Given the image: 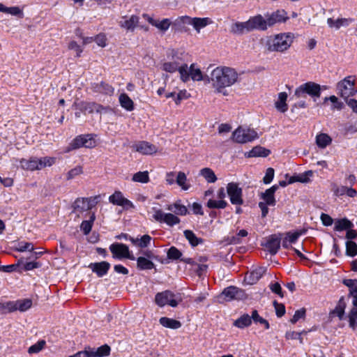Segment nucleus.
I'll return each mask as SVG.
<instances>
[{
	"instance_id": "2eb2a0df",
	"label": "nucleus",
	"mask_w": 357,
	"mask_h": 357,
	"mask_svg": "<svg viewBox=\"0 0 357 357\" xmlns=\"http://www.w3.org/2000/svg\"><path fill=\"white\" fill-rule=\"evenodd\" d=\"M98 197V196H95L89 198H78L75 202V208L80 210V211L91 210L97 204V202L91 203V200L95 201Z\"/></svg>"
},
{
	"instance_id": "39448f33",
	"label": "nucleus",
	"mask_w": 357,
	"mask_h": 357,
	"mask_svg": "<svg viewBox=\"0 0 357 357\" xmlns=\"http://www.w3.org/2000/svg\"><path fill=\"white\" fill-rule=\"evenodd\" d=\"M257 137L255 130L250 128L238 127L232 133L231 139L234 142L239 144H244L252 142Z\"/></svg>"
},
{
	"instance_id": "69168bd1",
	"label": "nucleus",
	"mask_w": 357,
	"mask_h": 357,
	"mask_svg": "<svg viewBox=\"0 0 357 357\" xmlns=\"http://www.w3.org/2000/svg\"><path fill=\"white\" fill-rule=\"evenodd\" d=\"M305 308H302L301 310H298L295 312V314L293 316V317L291 319L290 321L291 323L292 324H296L299 319H303L305 318Z\"/></svg>"
},
{
	"instance_id": "774afa93",
	"label": "nucleus",
	"mask_w": 357,
	"mask_h": 357,
	"mask_svg": "<svg viewBox=\"0 0 357 357\" xmlns=\"http://www.w3.org/2000/svg\"><path fill=\"white\" fill-rule=\"evenodd\" d=\"M82 167L81 166H77L75 168L70 169L67 174V179L70 180L73 179L76 176H78L82 174Z\"/></svg>"
},
{
	"instance_id": "a19ab883",
	"label": "nucleus",
	"mask_w": 357,
	"mask_h": 357,
	"mask_svg": "<svg viewBox=\"0 0 357 357\" xmlns=\"http://www.w3.org/2000/svg\"><path fill=\"white\" fill-rule=\"evenodd\" d=\"M271 153L270 150L262 146H257L254 147L249 152V157H266Z\"/></svg>"
},
{
	"instance_id": "e2e57ef3",
	"label": "nucleus",
	"mask_w": 357,
	"mask_h": 357,
	"mask_svg": "<svg viewBox=\"0 0 357 357\" xmlns=\"http://www.w3.org/2000/svg\"><path fill=\"white\" fill-rule=\"evenodd\" d=\"M190 75L193 80L199 81L203 79L202 71L198 68L195 69L193 65L190 68Z\"/></svg>"
},
{
	"instance_id": "052dcab7",
	"label": "nucleus",
	"mask_w": 357,
	"mask_h": 357,
	"mask_svg": "<svg viewBox=\"0 0 357 357\" xmlns=\"http://www.w3.org/2000/svg\"><path fill=\"white\" fill-rule=\"evenodd\" d=\"M190 97V94L187 92L186 90L180 91L174 98V102L176 105L181 104L183 100L188 99Z\"/></svg>"
},
{
	"instance_id": "37998d69",
	"label": "nucleus",
	"mask_w": 357,
	"mask_h": 357,
	"mask_svg": "<svg viewBox=\"0 0 357 357\" xmlns=\"http://www.w3.org/2000/svg\"><path fill=\"white\" fill-rule=\"evenodd\" d=\"M96 219L95 213H93L90 215L89 220L82 221L80 228L84 234H88L92 229L93 222Z\"/></svg>"
},
{
	"instance_id": "79ce46f5",
	"label": "nucleus",
	"mask_w": 357,
	"mask_h": 357,
	"mask_svg": "<svg viewBox=\"0 0 357 357\" xmlns=\"http://www.w3.org/2000/svg\"><path fill=\"white\" fill-rule=\"evenodd\" d=\"M187 181L185 174L183 172H178L176 178V183L183 190H188L190 187V185L187 182Z\"/></svg>"
},
{
	"instance_id": "e433bc0d",
	"label": "nucleus",
	"mask_w": 357,
	"mask_h": 357,
	"mask_svg": "<svg viewBox=\"0 0 357 357\" xmlns=\"http://www.w3.org/2000/svg\"><path fill=\"white\" fill-rule=\"evenodd\" d=\"M287 94L285 92L279 93L278 100L275 102L276 108L281 112H285L288 109V105L286 103Z\"/></svg>"
},
{
	"instance_id": "de8ad7c7",
	"label": "nucleus",
	"mask_w": 357,
	"mask_h": 357,
	"mask_svg": "<svg viewBox=\"0 0 357 357\" xmlns=\"http://www.w3.org/2000/svg\"><path fill=\"white\" fill-rule=\"evenodd\" d=\"M132 181L134 182L147 183L150 181L149 172L147 171L138 172L132 176Z\"/></svg>"
},
{
	"instance_id": "c03bdc74",
	"label": "nucleus",
	"mask_w": 357,
	"mask_h": 357,
	"mask_svg": "<svg viewBox=\"0 0 357 357\" xmlns=\"http://www.w3.org/2000/svg\"><path fill=\"white\" fill-rule=\"evenodd\" d=\"M167 209L174 211L176 215H185L188 213L186 206L181 204L179 202H175L174 204L169 205Z\"/></svg>"
},
{
	"instance_id": "c9c22d12",
	"label": "nucleus",
	"mask_w": 357,
	"mask_h": 357,
	"mask_svg": "<svg viewBox=\"0 0 357 357\" xmlns=\"http://www.w3.org/2000/svg\"><path fill=\"white\" fill-rule=\"evenodd\" d=\"M183 234L186 239L188 241L189 243L192 247H196L199 244H201L204 242V240L202 238L197 237L195 233L191 230H185Z\"/></svg>"
},
{
	"instance_id": "cd10ccee",
	"label": "nucleus",
	"mask_w": 357,
	"mask_h": 357,
	"mask_svg": "<svg viewBox=\"0 0 357 357\" xmlns=\"http://www.w3.org/2000/svg\"><path fill=\"white\" fill-rule=\"evenodd\" d=\"M190 25H192L195 29L199 32L200 29L206 26L208 24L212 23V21L208 17H191Z\"/></svg>"
},
{
	"instance_id": "9b49d317",
	"label": "nucleus",
	"mask_w": 357,
	"mask_h": 357,
	"mask_svg": "<svg viewBox=\"0 0 357 357\" xmlns=\"http://www.w3.org/2000/svg\"><path fill=\"white\" fill-rule=\"evenodd\" d=\"M267 17H263L261 15L258 14L257 15H255L253 17H250L249 20L247 21L248 24V27L250 32L254 30H258V31H266L268 29V27L269 26L268 25V23L266 22Z\"/></svg>"
},
{
	"instance_id": "09e8293b",
	"label": "nucleus",
	"mask_w": 357,
	"mask_h": 357,
	"mask_svg": "<svg viewBox=\"0 0 357 357\" xmlns=\"http://www.w3.org/2000/svg\"><path fill=\"white\" fill-rule=\"evenodd\" d=\"M16 311L14 301L0 303V314H6Z\"/></svg>"
},
{
	"instance_id": "0e129e2a",
	"label": "nucleus",
	"mask_w": 357,
	"mask_h": 357,
	"mask_svg": "<svg viewBox=\"0 0 357 357\" xmlns=\"http://www.w3.org/2000/svg\"><path fill=\"white\" fill-rule=\"evenodd\" d=\"M307 332L305 331H303L301 333L295 332V331H290L287 332L286 333V338L287 339H291V340H299L300 342H303V337H301L302 334H306Z\"/></svg>"
},
{
	"instance_id": "864d4df0",
	"label": "nucleus",
	"mask_w": 357,
	"mask_h": 357,
	"mask_svg": "<svg viewBox=\"0 0 357 357\" xmlns=\"http://www.w3.org/2000/svg\"><path fill=\"white\" fill-rule=\"evenodd\" d=\"M349 326L354 329L357 326V307L354 306L349 314Z\"/></svg>"
},
{
	"instance_id": "5fc2aeb1",
	"label": "nucleus",
	"mask_w": 357,
	"mask_h": 357,
	"mask_svg": "<svg viewBox=\"0 0 357 357\" xmlns=\"http://www.w3.org/2000/svg\"><path fill=\"white\" fill-rule=\"evenodd\" d=\"M46 342L45 340H42L36 342V344L31 345L29 349L28 352L29 354H36L40 351L45 347Z\"/></svg>"
},
{
	"instance_id": "58836bf2",
	"label": "nucleus",
	"mask_w": 357,
	"mask_h": 357,
	"mask_svg": "<svg viewBox=\"0 0 357 357\" xmlns=\"http://www.w3.org/2000/svg\"><path fill=\"white\" fill-rule=\"evenodd\" d=\"M14 304L16 307V310L25 312L32 306V301L29 298L20 299L14 301Z\"/></svg>"
},
{
	"instance_id": "3c124183",
	"label": "nucleus",
	"mask_w": 357,
	"mask_h": 357,
	"mask_svg": "<svg viewBox=\"0 0 357 357\" xmlns=\"http://www.w3.org/2000/svg\"><path fill=\"white\" fill-rule=\"evenodd\" d=\"M346 254L350 257H355L357 255V244L354 241L346 242Z\"/></svg>"
},
{
	"instance_id": "f3484780",
	"label": "nucleus",
	"mask_w": 357,
	"mask_h": 357,
	"mask_svg": "<svg viewBox=\"0 0 357 357\" xmlns=\"http://www.w3.org/2000/svg\"><path fill=\"white\" fill-rule=\"evenodd\" d=\"M280 234L271 235L265 244V247L271 255H275L280 248Z\"/></svg>"
},
{
	"instance_id": "aec40b11",
	"label": "nucleus",
	"mask_w": 357,
	"mask_h": 357,
	"mask_svg": "<svg viewBox=\"0 0 357 357\" xmlns=\"http://www.w3.org/2000/svg\"><path fill=\"white\" fill-rule=\"evenodd\" d=\"M91 89L95 93H99L106 96H112L114 92V87L105 82L92 84Z\"/></svg>"
},
{
	"instance_id": "6e6d98bb",
	"label": "nucleus",
	"mask_w": 357,
	"mask_h": 357,
	"mask_svg": "<svg viewBox=\"0 0 357 357\" xmlns=\"http://www.w3.org/2000/svg\"><path fill=\"white\" fill-rule=\"evenodd\" d=\"M164 222L172 227L178 224L180 222V219L172 213H166Z\"/></svg>"
},
{
	"instance_id": "ddd939ff",
	"label": "nucleus",
	"mask_w": 357,
	"mask_h": 357,
	"mask_svg": "<svg viewBox=\"0 0 357 357\" xmlns=\"http://www.w3.org/2000/svg\"><path fill=\"white\" fill-rule=\"evenodd\" d=\"M142 17L152 26L156 27L162 32H165L168 30L170 26H172V22L169 19L165 18L160 20L159 19H154L149 15L144 13Z\"/></svg>"
},
{
	"instance_id": "680f3d73",
	"label": "nucleus",
	"mask_w": 357,
	"mask_h": 357,
	"mask_svg": "<svg viewBox=\"0 0 357 357\" xmlns=\"http://www.w3.org/2000/svg\"><path fill=\"white\" fill-rule=\"evenodd\" d=\"M6 13H9L12 15L17 16L19 18L24 17L23 11L17 6L7 7Z\"/></svg>"
},
{
	"instance_id": "7c9ffc66",
	"label": "nucleus",
	"mask_w": 357,
	"mask_h": 357,
	"mask_svg": "<svg viewBox=\"0 0 357 357\" xmlns=\"http://www.w3.org/2000/svg\"><path fill=\"white\" fill-rule=\"evenodd\" d=\"M129 240L131 241L132 245L140 248H145L150 244L151 237L148 234H145L142 236L140 238H134L132 237H130Z\"/></svg>"
},
{
	"instance_id": "5701e85b",
	"label": "nucleus",
	"mask_w": 357,
	"mask_h": 357,
	"mask_svg": "<svg viewBox=\"0 0 357 357\" xmlns=\"http://www.w3.org/2000/svg\"><path fill=\"white\" fill-rule=\"evenodd\" d=\"M278 189V185H274L270 188L266 190L264 192H261L260 198L264 200V203L268 204V206H275L276 200L275 198V193Z\"/></svg>"
},
{
	"instance_id": "20e7f679",
	"label": "nucleus",
	"mask_w": 357,
	"mask_h": 357,
	"mask_svg": "<svg viewBox=\"0 0 357 357\" xmlns=\"http://www.w3.org/2000/svg\"><path fill=\"white\" fill-rule=\"evenodd\" d=\"M337 89L340 96L344 99L354 96L357 93L355 89V77L351 75L346 77L337 83Z\"/></svg>"
},
{
	"instance_id": "393cba45",
	"label": "nucleus",
	"mask_w": 357,
	"mask_h": 357,
	"mask_svg": "<svg viewBox=\"0 0 357 357\" xmlns=\"http://www.w3.org/2000/svg\"><path fill=\"white\" fill-rule=\"evenodd\" d=\"M139 22V17L137 15H132L130 17H123L122 20L120 21L121 27L127 29L128 31H134Z\"/></svg>"
},
{
	"instance_id": "9d476101",
	"label": "nucleus",
	"mask_w": 357,
	"mask_h": 357,
	"mask_svg": "<svg viewBox=\"0 0 357 357\" xmlns=\"http://www.w3.org/2000/svg\"><path fill=\"white\" fill-rule=\"evenodd\" d=\"M109 250L112 256L116 259L126 258L130 260H135V257L130 253L129 248L123 243H114L109 246Z\"/></svg>"
},
{
	"instance_id": "ea45409f",
	"label": "nucleus",
	"mask_w": 357,
	"mask_h": 357,
	"mask_svg": "<svg viewBox=\"0 0 357 357\" xmlns=\"http://www.w3.org/2000/svg\"><path fill=\"white\" fill-rule=\"evenodd\" d=\"M91 357H103L108 356L110 353V347L107 345H102L98 348L96 351L89 349Z\"/></svg>"
},
{
	"instance_id": "a18cd8bd",
	"label": "nucleus",
	"mask_w": 357,
	"mask_h": 357,
	"mask_svg": "<svg viewBox=\"0 0 357 357\" xmlns=\"http://www.w3.org/2000/svg\"><path fill=\"white\" fill-rule=\"evenodd\" d=\"M200 174L207 181L208 183H215L217 181V177L214 172L208 167H205L201 169Z\"/></svg>"
},
{
	"instance_id": "4be33fe9",
	"label": "nucleus",
	"mask_w": 357,
	"mask_h": 357,
	"mask_svg": "<svg viewBox=\"0 0 357 357\" xmlns=\"http://www.w3.org/2000/svg\"><path fill=\"white\" fill-rule=\"evenodd\" d=\"M342 284L348 287L349 296L353 298V305L357 307V280L344 279Z\"/></svg>"
},
{
	"instance_id": "bb28decb",
	"label": "nucleus",
	"mask_w": 357,
	"mask_h": 357,
	"mask_svg": "<svg viewBox=\"0 0 357 357\" xmlns=\"http://www.w3.org/2000/svg\"><path fill=\"white\" fill-rule=\"evenodd\" d=\"M345 308H346V302H345L344 296H342L340 298L335 308L331 312L330 315L331 317L337 316L339 317V319L340 320H342L343 319V317L344 314Z\"/></svg>"
},
{
	"instance_id": "2f4dec72",
	"label": "nucleus",
	"mask_w": 357,
	"mask_h": 357,
	"mask_svg": "<svg viewBox=\"0 0 357 357\" xmlns=\"http://www.w3.org/2000/svg\"><path fill=\"white\" fill-rule=\"evenodd\" d=\"M231 32L238 35L243 34L245 32H250L248 22L234 23L231 26Z\"/></svg>"
},
{
	"instance_id": "f704fd0d",
	"label": "nucleus",
	"mask_w": 357,
	"mask_h": 357,
	"mask_svg": "<svg viewBox=\"0 0 357 357\" xmlns=\"http://www.w3.org/2000/svg\"><path fill=\"white\" fill-rule=\"evenodd\" d=\"M155 267V264L144 257H139L137 259V268L139 270H151Z\"/></svg>"
},
{
	"instance_id": "4d7b16f0",
	"label": "nucleus",
	"mask_w": 357,
	"mask_h": 357,
	"mask_svg": "<svg viewBox=\"0 0 357 357\" xmlns=\"http://www.w3.org/2000/svg\"><path fill=\"white\" fill-rule=\"evenodd\" d=\"M179 64L177 62H165L162 64V69L167 73H174L177 71Z\"/></svg>"
},
{
	"instance_id": "6ab92c4d",
	"label": "nucleus",
	"mask_w": 357,
	"mask_h": 357,
	"mask_svg": "<svg viewBox=\"0 0 357 357\" xmlns=\"http://www.w3.org/2000/svg\"><path fill=\"white\" fill-rule=\"evenodd\" d=\"M191 17L185 15L176 18L172 22V27L174 31L185 32L188 31V25H190Z\"/></svg>"
},
{
	"instance_id": "4468645a",
	"label": "nucleus",
	"mask_w": 357,
	"mask_h": 357,
	"mask_svg": "<svg viewBox=\"0 0 357 357\" xmlns=\"http://www.w3.org/2000/svg\"><path fill=\"white\" fill-rule=\"evenodd\" d=\"M266 17L269 27L273 26L276 23L284 22L289 19L284 10H278L271 14L267 13Z\"/></svg>"
},
{
	"instance_id": "8fccbe9b",
	"label": "nucleus",
	"mask_w": 357,
	"mask_h": 357,
	"mask_svg": "<svg viewBox=\"0 0 357 357\" xmlns=\"http://www.w3.org/2000/svg\"><path fill=\"white\" fill-rule=\"evenodd\" d=\"M252 320H253L255 323H259L264 325L266 329H268L270 328L268 321L260 317L257 310H254L252 312Z\"/></svg>"
},
{
	"instance_id": "a878e982",
	"label": "nucleus",
	"mask_w": 357,
	"mask_h": 357,
	"mask_svg": "<svg viewBox=\"0 0 357 357\" xmlns=\"http://www.w3.org/2000/svg\"><path fill=\"white\" fill-rule=\"evenodd\" d=\"M352 22L353 19L351 18H338L337 20L328 18L327 20L328 26L331 28L335 27L336 29H339L341 26H347Z\"/></svg>"
},
{
	"instance_id": "7ed1b4c3",
	"label": "nucleus",
	"mask_w": 357,
	"mask_h": 357,
	"mask_svg": "<svg viewBox=\"0 0 357 357\" xmlns=\"http://www.w3.org/2000/svg\"><path fill=\"white\" fill-rule=\"evenodd\" d=\"M321 86L314 82H307L300 85L295 90L294 96L296 98H305L307 95L312 98H318L321 96Z\"/></svg>"
},
{
	"instance_id": "412c9836",
	"label": "nucleus",
	"mask_w": 357,
	"mask_h": 357,
	"mask_svg": "<svg viewBox=\"0 0 357 357\" xmlns=\"http://www.w3.org/2000/svg\"><path fill=\"white\" fill-rule=\"evenodd\" d=\"M89 267L93 273H96L98 277H102L105 275L109 270L110 264L103 261L101 262L91 263Z\"/></svg>"
},
{
	"instance_id": "49530a36",
	"label": "nucleus",
	"mask_w": 357,
	"mask_h": 357,
	"mask_svg": "<svg viewBox=\"0 0 357 357\" xmlns=\"http://www.w3.org/2000/svg\"><path fill=\"white\" fill-rule=\"evenodd\" d=\"M227 205L228 203L225 200H215L212 199H210L206 203V206L211 209H223L225 208Z\"/></svg>"
},
{
	"instance_id": "c85d7f7f",
	"label": "nucleus",
	"mask_w": 357,
	"mask_h": 357,
	"mask_svg": "<svg viewBox=\"0 0 357 357\" xmlns=\"http://www.w3.org/2000/svg\"><path fill=\"white\" fill-rule=\"evenodd\" d=\"M354 227V224L347 218L337 219L335 221L334 230L341 231L343 230L350 229Z\"/></svg>"
},
{
	"instance_id": "4c0bfd02",
	"label": "nucleus",
	"mask_w": 357,
	"mask_h": 357,
	"mask_svg": "<svg viewBox=\"0 0 357 357\" xmlns=\"http://www.w3.org/2000/svg\"><path fill=\"white\" fill-rule=\"evenodd\" d=\"M331 137L325 133L319 134L316 137V144L319 148L321 149L326 148L331 143Z\"/></svg>"
},
{
	"instance_id": "72a5a7b5",
	"label": "nucleus",
	"mask_w": 357,
	"mask_h": 357,
	"mask_svg": "<svg viewBox=\"0 0 357 357\" xmlns=\"http://www.w3.org/2000/svg\"><path fill=\"white\" fill-rule=\"evenodd\" d=\"M121 106L127 111H132L135 109L134 102L128 94L123 93L119 98Z\"/></svg>"
},
{
	"instance_id": "c756f323",
	"label": "nucleus",
	"mask_w": 357,
	"mask_h": 357,
	"mask_svg": "<svg viewBox=\"0 0 357 357\" xmlns=\"http://www.w3.org/2000/svg\"><path fill=\"white\" fill-rule=\"evenodd\" d=\"M252 324V315L243 314L238 319L235 320L233 325L238 328H244Z\"/></svg>"
},
{
	"instance_id": "b1692460",
	"label": "nucleus",
	"mask_w": 357,
	"mask_h": 357,
	"mask_svg": "<svg viewBox=\"0 0 357 357\" xmlns=\"http://www.w3.org/2000/svg\"><path fill=\"white\" fill-rule=\"evenodd\" d=\"M20 167L27 171L40 170L39 159L36 157H31L29 160L22 158L20 160Z\"/></svg>"
},
{
	"instance_id": "f03ea898",
	"label": "nucleus",
	"mask_w": 357,
	"mask_h": 357,
	"mask_svg": "<svg viewBox=\"0 0 357 357\" xmlns=\"http://www.w3.org/2000/svg\"><path fill=\"white\" fill-rule=\"evenodd\" d=\"M292 33H281L271 36L266 41V48L269 52H284L289 49L294 40Z\"/></svg>"
},
{
	"instance_id": "338daca9",
	"label": "nucleus",
	"mask_w": 357,
	"mask_h": 357,
	"mask_svg": "<svg viewBox=\"0 0 357 357\" xmlns=\"http://www.w3.org/2000/svg\"><path fill=\"white\" fill-rule=\"evenodd\" d=\"M273 305L276 315L278 317H282L285 314V306L282 303H278L276 301H273Z\"/></svg>"
},
{
	"instance_id": "dca6fc26",
	"label": "nucleus",
	"mask_w": 357,
	"mask_h": 357,
	"mask_svg": "<svg viewBox=\"0 0 357 357\" xmlns=\"http://www.w3.org/2000/svg\"><path fill=\"white\" fill-rule=\"evenodd\" d=\"M79 109L84 114L101 113L105 107L95 102H81L78 105Z\"/></svg>"
},
{
	"instance_id": "a211bd4d",
	"label": "nucleus",
	"mask_w": 357,
	"mask_h": 357,
	"mask_svg": "<svg viewBox=\"0 0 357 357\" xmlns=\"http://www.w3.org/2000/svg\"><path fill=\"white\" fill-rule=\"evenodd\" d=\"M133 149L143 155H151L158 151L156 146L146 141L139 142L133 146Z\"/></svg>"
},
{
	"instance_id": "423d86ee",
	"label": "nucleus",
	"mask_w": 357,
	"mask_h": 357,
	"mask_svg": "<svg viewBox=\"0 0 357 357\" xmlns=\"http://www.w3.org/2000/svg\"><path fill=\"white\" fill-rule=\"evenodd\" d=\"M245 296L243 290L234 286H230L225 288L222 292L218 296V302L223 303L232 300H241Z\"/></svg>"
},
{
	"instance_id": "f8f14e48",
	"label": "nucleus",
	"mask_w": 357,
	"mask_h": 357,
	"mask_svg": "<svg viewBox=\"0 0 357 357\" xmlns=\"http://www.w3.org/2000/svg\"><path fill=\"white\" fill-rule=\"evenodd\" d=\"M109 202L114 205L122 206L126 209L133 208L135 207L132 202L124 197L123 193L119 190H116L109 196Z\"/></svg>"
},
{
	"instance_id": "473e14b6",
	"label": "nucleus",
	"mask_w": 357,
	"mask_h": 357,
	"mask_svg": "<svg viewBox=\"0 0 357 357\" xmlns=\"http://www.w3.org/2000/svg\"><path fill=\"white\" fill-rule=\"evenodd\" d=\"M159 322L162 326L172 329H177L181 326V323L179 321L166 317H161Z\"/></svg>"
},
{
	"instance_id": "0eeeda50",
	"label": "nucleus",
	"mask_w": 357,
	"mask_h": 357,
	"mask_svg": "<svg viewBox=\"0 0 357 357\" xmlns=\"http://www.w3.org/2000/svg\"><path fill=\"white\" fill-rule=\"evenodd\" d=\"M155 303L160 307L169 305L175 307L178 305V301L176 298V295L169 290H165L164 291L157 293L155 296Z\"/></svg>"
},
{
	"instance_id": "6e6552de",
	"label": "nucleus",
	"mask_w": 357,
	"mask_h": 357,
	"mask_svg": "<svg viewBox=\"0 0 357 357\" xmlns=\"http://www.w3.org/2000/svg\"><path fill=\"white\" fill-rule=\"evenodd\" d=\"M95 146V141L91 135H81L77 136L69 144L66 152H69L80 147L93 148Z\"/></svg>"
},
{
	"instance_id": "603ef678",
	"label": "nucleus",
	"mask_w": 357,
	"mask_h": 357,
	"mask_svg": "<svg viewBox=\"0 0 357 357\" xmlns=\"http://www.w3.org/2000/svg\"><path fill=\"white\" fill-rule=\"evenodd\" d=\"M182 256V252L176 247L172 246L167 251V257L172 260L180 259Z\"/></svg>"
},
{
	"instance_id": "1a4fd4ad",
	"label": "nucleus",
	"mask_w": 357,
	"mask_h": 357,
	"mask_svg": "<svg viewBox=\"0 0 357 357\" xmlns=\"http://www.w3.org/2000/svg\"><path fill=\"white\" fill-rule=\"evenodd\" d=\"M227 192L232 204L242 205L243 204V190L238 183H229L227 185Z\"/></svg>"
},
{
	"instance_id": "bf43d9fd",
	"label": "nucleus",
	"mask_w": 357,
	"mask_h": 357,
	"mask_svg": "<svg viewBox=\"0 0 357 357\" xmlns=\"http://www.w3.org/2000/svg\"><path fill=\"white\" fill-rule=\"evenodd\" d=\"M188 67L187 64H183L181 66H178L177 70L181 75V78L183 82L188 80L190 75V71H188Z\"/></svg>"
},
{
	"instance_id": "f257e3e1",
	"label": "nucleus",
	"mask_w": 357,
	"mask_h": 357,
	"mask_svg": "<svg viewBox=\"0 0 357 357\" xmlns=\"http://www.w3.org/2000/svg\"><path fill=\"white\" fill-rule=\"evenodd\" d=\"M238 75L235 69L227 66H218L211 73L210 80L215 91L228 96L227 87L234 85L238 80Z\"/></svg>"
},
{
	"instance_id": "13d9d810",
	"label": "nucleus",
	"mask_w": 357,
	"mask_h": 357,
	"mask_svg": "<svg viewBox=\"0 0 357 357\" xmlns=\"http://www.w3.org/2000/svg\"><path fill=\"white\" fill-rule=\"evenodd\" d=\"M40 162V169H43L45 167H50L56 162V158L53 157H43L41 158H39Z\"/></svg>"
}]
</instances>
